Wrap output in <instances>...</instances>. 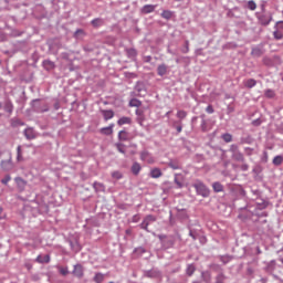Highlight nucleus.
<instances>
[{
	"instance_id": "18",
	"label": "nucleus",
	"mask_w": 283,
	"mask_h": 283,
	"mask_svg": "<svg viewBox=\"0 0 283 283\" xmlns=\"http://www.w3.org/2000/svg\"><path fill=\"white\" fill-rule=\"evenodd\" d=\"M156 8H158V6L156 4H145L142 9H140V13L142 14H151V12L156 11Z\"/></svg>"
},
{
	"instance_id": "28",
	"label": "nucleus",
	"mask_w": 283,
	"mask_h": 283,
	"mask_svg": "<svg viewBox=\"0 0 283 283\" xmlns=\"http://www.w3.org/2000/svg\"><path fill=\"white\" fill-rule=\"evenodd\" d=\"M4 112H7V114H12L14 112V104H12V101L7 99L4 102Z\"/></svg>"
},
{
	"instance_id": "58",
	"label": "nucleus",
	"mask_w": 283,
	"mask_h": 283,
	"mask_svg": "<svg viewBox=\"0 0 283 283\" xmlns=\"http://www.w3.org/2000/svg\"><path fill=\"white\" fill-rule=\"evenodd\" d=\"M220 262H222V264H229V262H231V256H229V255H221L220 256Z\"/></svg>"
},
{
	"instance_id": "4",
	"label": "nucleus",
	"mask_w": 283,
	"mask_h": 283,
	"mask_svg": "<svg viewBox=\"0 0 283 283\" xmlns=\"http://www.w3.org/2000/svg\"><path fill=\"white\" fill-rule=\"evenodd\" d=\"M229 151L231 154L232 160H234L235 163H247L244 154L240 151V146H238V144L230 145Z\"/></svg>"
},
{
	"instance_id": "22",
	"label": "nucleus",
	"mask_w": 283,
	"mask_h": 283,
	"mask_svg": "<svg viewBox=\"0 0 283 283\" xmlns=\"http://www.w3.org/2000/svg\"><path fill=\"white\" fill-rule=\"evenodd\" d=\"M25 122L21 120L19 117H13L10 119V126L13 128L23 127Z\"/></svg>"
},
{
	"instance_id": "35",
	"label": "nucleus",
	"mask_w": 283,
	"mask_h": 283,
	"mask_svg": "<svg viewBox=\"0 0 283 283\" xmlns=\"http://www.w3.org/2000/svg\"><path fill=\"white\" fill-rule=\"evenodd\" d=\"M195 273H196V265L193 263L188 264L186 269V275H188V277H191V275H193Z\"/></svg>"
},
{
	"instance_id": "27",
	"label": "nucleus",
	"mask_w": 283,
	"mask_h": 283,
	"mask_svg": "<svg viewBox=\"0 0 283 283\" xmlns=\"http://www.w3.org/2000/svg\"><path fill=\"white\" fill-rule=\"evenodd\" d=\"M101 114L104 120H112V118H114V112L112 109H102Z\"/></svg>"
},
{
	"instance_id": "13",
	"label": "nucleus",
	"mask_w": 283,
	"mask_h": 283,
	"mask_svg": "<svg viewBox=\"0 0 283 283\" xmlns=\"http://www.w3.org/2000/svg\"><path fill=\"white\" fill-rule=\"evenodd\" d=\"M263 54H264V46L262 45L252 46L251 56H253L254 59H260V56H262Z\"/></svg>"
},
{
	"instance_id": "31",
	"label": "nucleus",
	"mask_w": 283,
	"mask_h": 283,
	"mask_svg": "<svg viewBox=\"0 0 283 283\" xmlns=\"http://www.w3.org/2000/svg\"><path fill=\"white\" fill-rule=\"evenodd\" d=\"M140 169H143V167L138 164V161L133 163L130 171L134 176H138V174H140Z\"/></svg>"
},
{
	"instance_id": "29",
	"label": "nucleus",
	"mask_w": 283,
	"mask_h": 283,
	"mask_svg": "<svg viewBox=\"0 0 283 283\" xmlns=\"http://www.w3.org/2000/svg\"><path fill=\"white\" fill-rule=\"evenodd\" d=\"M168 167L174 170L182 169V166H180V161L177 159H170L168 163Z\"/></svg>"
},
{
	"instance_id": "6",
	"label": "nucleus",
	"mask_w": 283,
	"mask_h": 283,
	"mask_svg": "<svg viewBox=\"0 0 283 283\" xmlns=\"http://www.w3.org/2000/svg\"><path fill=\"white\" fill-rule=\"evenodd\" d=\"M158 220L156 216L154 214H147L143 222L139 224V228L143 229L144 231H147L149 233V224H153V222H156Z\"/></svg>"
},
{
	"instance_id": "64",
	"label": "nucleus",
	"mask_w": 283,
	"mask_h": 283,
	"mask_svg": "<svg viewBox=\"0 0 283 283\" xmlns=\"http://www.w3.org/2000/svg\"><path fill=\"white\" fill-rule=\"evenodd\" d=\"M240 169L241 171H249V164L247 161L241 163Z\"/></svg>"
},
{
	"instance_id": "2",
	"label": "nucleus",
	"mask_w": 283,
	"mask_h": 283,
	"mask_svg": "<svg viewBox=\"0 0 283 283\" xmlns=\"http://www.w3.org/2000/svg\"><path fill=\"white\" fill-rule=\"evenodd\" d=\"M157 238L161 244L163 251L174 249V247L176 245V237L174 235L158 234Z\"/></svg>"
},
{
	"instance_id": "63",
	"label": "nucleus",
	"mask_w": 283,
	"mask_h": 283,
	"mask_svg": "<svg viewBox=\"0 0 283 283\" xmlns=\"http://www.w3.org/2000/svg\"><path fill=\"white\" fill-rule=\"evenodd\" d=\"M175 184L177 185L178 189H182V187H185L182 181L178 180V175H175Z\"/></svg>"
},
{
	"instance_id": "14",
	"label": "nucleus",
	"mask_w": 283,
	"mask_h": 283,
	"mask_svg": "<svg viewBox=\"0 0 283 283\" xmlns=\"http://www.w3.org/2000/svg\"><path fill=\"white\" fill-rule=\"evenodd\" d=\"M14 182L19 191H25V187H28V181L22 177H15Z\"/></svg>"
},
{
	"instance_id": "11",
	"label": "nucleus",
	"mask_w": 283,
	"mask_h": 283,
	"mask_svg": "<svg viewBox=\"0 0 283 283\" xmlns=\"http://www.w3.org/2000/svg\"><path fill=\"white\" fill-rule=\"evenodd\" d=\"M0 167L3 171H12L14 169V164L12 163V157L0 163Z\"/></svg>"
},
{
	"instance_id": "19",
	"label": "nucleus",
	"mask_w": 283,
	"mask_h": 283,
	"mask_svg": "<svg viewBox=\"0 0 283 283\" xmlns=\"http://www.w3.org/2000/svg\"><path fill=\"white\" fill-rule=\"evenodd\" d=\"M91 25L94 28V30H98V28H103V25H105V19L95 18L91 21Z\"/></svg>"
},
{
	"instance_id": "44",
	"label": "nucleus",
	"mask_w": 283,
	"mask_h": 283,
	"mask_svg": "<svg viewBox=\"0 0 283 283\" xmlns=\"http://www.w3.org/2000/svg\"><path fill=\"white\" fill-rule=\"evenodd\" d=\"M115 147L119 154H127L126 146L123 143H116Z\"/></svg>"
},
{
	"instance_id": "43",
	"label": "nucleus",
	"mask_w": 283,
	"mask_h": 283,
	"mask_svg": "<svg viewBox=\"0 0 283 283\" xmlns=\"http://www.w3.org/2000/svg\"><path fill=\"white\" fill-rule=\"evenodd\" d=\"M245 8L253 12L258 9V4L255 3V1L250 0V1L247 2Z\"/></svg>"
},
{
	"instance_id": "62",
	"label": "nucleus",
	"mask_w": 283,
	"mask_h": 283,
	"mask_svg": "<svg viewBox=\"0 0 283 283\" xmlns=\"http://www.w3.org/2000/svg\"><path fill=\"white\" fill-rule=\"evenodd\" d=\"M10 180H12V177L10 175H6L4 178L1 179V184L8 186Z\"/></svg>"
},
{
	"instance_id": "3",
	"label": "nucleus",
	"mask_w": 283,
	"mask_h": 283,
	"mask_svg": "<svg viewBox=\"0 0 283 283\" xmlns=\"http://www.w3.org/2000/svg\"><path fill=\"white\" fill-rule=\"evenodd\" d=\"M255 17L259 25H262L263 28L271 25V21H273L272 12H255Z\"/></svg>"
},
{
	"instance_id": "15",
	"label": "nucleus",
	"mask_w": 283,
	"mask_h": 283,
	"mask_svg": "<svg viewBox=\"0 0 283 283\" xmlns=\"http://www.w3.org/2000/svg\"><path fill=\"white\" fill-rule=\"evenodd\" d=\"M23 134H24V138H27V140H34V138H36V132L32 127L25 128L23 130Z\"/></svg>"
},
{
	"instance_id": "1",
	"label": "nucleus",
	"mask_w": 283,
	"mask_h": 283,
	"mask_svg": "<svg viewBox=\"0 0 283 283\" xmlns=\"http://www.w3.org/2000/svg\"><path fill=\"white\" fill-rule=\"evenodd\" d=\"M192 187L196 195L201 196V198H209V196H211V189H209L200 179H196Z\"/></svg>"
},
{
	"instance_id": "49",
	"label": "nucleus",
	"mask_w": 283,
	"mask_h": 283,
	"mask_svg": "<svg viewBox=\"0 0 283 283\" xmlns=\"http://www.w3.org/2000/svg\"><path fill=\"white\" fill-rule=\"evenodd\" d=\"M134 253L136 254V255H143V254H145V253H147V250L145 249V248H143V247H139V248H135L134 249Z\"/></svg>"
},
{
	"instance_id": "23",
	"label": "nucleus",
	"mask_w": 283,
	"mask_h": 283,
	"mask_svg": "<svg viewBox=\"0 0 283 283\" xmlns=\"http://www.w3.org/2000/svg\"><path fill=\"white\" fill-rule=\"evenodd\" d=\"M50 260H51L50 254H46L44 256L39 254L35 259V262H38V264H50Z\"/></svg>"
},
{
	"instance_id": "30",
	"label": "nucleus",
	"mask_w": 283,
	"mask_h": 283,
	"mask_svg": "<svg viewBox=\"0 0 283 283\" xmlns=\"http://www.w3.org/2000/svg\"><path fill=\"white\" fill-rule=\"evenodd\" d=\"M212 189L214 193H222V191H224V186L220 184V181H214L212 184Z\"/></svg>"
},
{
	"instance_id": "9",
	"label": "nucleus",
	"mask_w": 283,
	"mask_h": 283,
	"mask_svg": "<svg viewBox=\"0 0 283 283\" xmlns=\"http://www.w3.org/2000/svg\"><path fill=\"white\" fill-rule=\"evenodd\" d=\"M135 96H147V86L145 85L144 82H137L135 85Z\"/></svg>"
},
{
	"instance_id": "60",
	"label": "nucleus",
	"mask_w": 283,
	"mask_h": 283,
	"mask_svg": "<svg viewBox=\"0 0 283 283\" xmlns=\"http://www.w3.org/2000/svg\"><path fill=\"white\" fill-rule=\"evenodd\" d=\"M182 54H189V40L185 41V45L181 49Z\"/></svg>"
},
{
	"instance_id": "16",
	"label": "nucleus",
	"mask_w": 283,
	"mask_h": 283,
	"mask_svg": "<svg viewBox=\"0 0 283 283\" xmlns=\"http://www.w3.org/2000/svg\"><path fill=\"white\" fill-rule=\"evenodd\" d=\"M136 114V123H138V125H140V127H143V124L145 123V111L137 108L135 111Z\"/></svg>"
},
{
	"instance_id": "48",
	"label": "nucleus",
	"mask_w": 283,
	"mask_h": 283,
	"mask_svg": "<svg viewBox=\"0 0 283 283\" xmlns=\"http://www.w3.org/2000/svg\"><path fill=\"white\" fill-rule=\"evenodd\" d=\"M264 96L266 98H275V91L268 88L264 91Z\"/></svg>"
},
{
	"instance_id": "42",
	"label": "nucleus",
	"mask_w": 283,
	"mask_h": 283,
	"mask_svg": "<svg viewBox=\"0 0 283 283\" xmlns=\"http://www.w3.org/2000/svg\"><path fill=\"white\" fill-rule=\"evenodd\" d=\"M143 105V102L138 98H132L129 101V107H140Z\"/></svg>"
},
{
	"instance_id": "24",
	"label": "nucleus",
	"mask_w": 283,
	"mask_h": 283,
	"mask_svg": "<svg viewBox=\"0 0 283 283\" xmlns=\"http://www.w3.org/2000/svg\"><path fill=\"white\" fill-rule=\"evenodd\" d=\"M220 272L214 277V283H224L227 282V275L222 271L221 268H219Z\"/></svg>"
},
{
	"instance_id": "7",
	"label": "nucleus",
	"mask_w": 283,
	"mask_h": 283,
	"mask_svg": "<svg viewBox=\"0 0 283 283\" xmlns=\"http://www.w3.org/2000/svg\"><path fill=\"white\" fill-rule=\"evenodd\" d=\"M238 218L239 220H249V218H253V211L249 210V206L240 208Z\"/></svg>"
},
{
	"instance_id": "38",
	"label": "nucleus",
	"mask_w": 283,
	"mask_h": 283,
	"mask_svg": "<svg viewBox=\"0 0 283 283\" xmlns=\"http://www.w3.org/2000/svg\"><path fill=\"white\" fill-rule=\"evenodd\" d=\"M174 17V11L171 10H164L161 12V18L166 19V21H169Z\"/></svg>"
},
{
	"instance_id": "55",
	"label": "nucleus",
	"mask_w": 283,
	"mask_h": 283,
	"mask_svg": "<svg viewBox=\"0 0 283 283\" xmlns=\"http://www.w3.org/2000/svg\"><path fill=\"white\" fill-rule=\"evenodd\" d=\"M127 138H128L127 133L125 130H120L118 133V140L125 142V140H127Z\"/></svg>"
},
{
	"instance_id": "10",
	"label": "nucleus",
	"mask_w": 283,
	"mask_h": 283,
	"mask_svg": "<svg viewBox=\"0 0 283 283\" xmlns=\"http://www.w3.org/2000/svg\"><path fill=\"white\" fill-rule=\"evenodd\" d=\"M177 213L176 218L177 220H180V222H185V220H189V214L187 213V209L182 208H175Z\"/></svg>"
},
{
	"instance_id": "45",
	"label": "nucleus",
	"mask_w": 283,
	"mask_h": 283,
	"mask_svg": "<svg viewBox=\"0 0 283 283\" xmlns=\"http://www.w3.org/2000/svg\"><path fill=\"white\" fill-rule=\"evenodd\" d=\"M201 277L206 283L211 282V272L209 271L201 272Z\"/></svg>"
},
{
	"instance_id": "36",
	"label": "nucleus",
	"mask_w": 283,
	"mask_h": 283,
	"mask_svg": "<svg viewBox=\"0 0 283 283\" xmlns=\"http://www.w3.org/2000/svg\"><path fill=\"white\" fill-rule=\"evenodd\" d=\"M163 176V170L160 168H154L150 170V178H160Z\"/></svg>"
},
{
	"instance_id": "51",
	"label": "nucleus",
	"mask_w": 283,
	"mask_h": 283,
	"mask_svg": "<svg viewBox=\"0 0 283 283\" xmlns=\"http://www.w3.org/2000/svg\"><path fill=\"white\" fill-rule=\"evenodd\" d=\"M59 273H60V275H63L65 277V275H70V269H67V266H65V268L60 266Z\"/></svg>"
},
{
	"instance_id": "32",
	"label": "nucleus",
	"mask_w": 283,
	"mask_h": 283,
	"mask_svg": "<svg viewBox=\"0 0 283 283\" xmlns=\"http://www.w3.org/2000/svg\"><path fill=\"white\" fill-rule=\"evenodd\" d=\"M117 125L123 127V125H132V118L127 116H123L117 120Z\"/></svg>"
},
{
	"instance_id": "46",
	"label": "nucleus",
	"mask_w": 283,
	"mask_h": 283,
	"mask_svg": "<svg viewBox=\"0 0 283 283\" xmlns=\"http://www.w3.org/2000/svg\"><path fill=\"white\" fill-rule=\"evenodd\" d=\"M272 163L275 167H280V165H282L283 163V157L281 155H277L273 158Z\"/></svg>"
},
{
	"instance_id": "21",
	"label": "nucleus",
	"mask_w": 283,
	"mask_h": 283,
	"mask_svg": "<svg viewBox=\"0 0 283 283\" xmlns=\"http://www.w3.org/2000/svg\"><path fill=\"white\" fill-rule=\"evenodd\" d=\"M99 133L103 136H112V134H114V124H109V126L101 128Z\"/></svg>"
},
{
	"instance_id": "53",
	"label": "nucleus",
	"mask_w": 283,
	"mask_h": 283,
	"mask_svg": "<svg viewBox=\"0 0 283 283\" xmlns=\"http://www.w3.org/2000/svg\"><path fill=\"white\" fill-rule=\"evenodd\" d=\"M177 118H179V120H185V118H187V112L186 111H178L177 112Z\"/></svg>"
},
{
	"instance_id": "50",
	"label": "nucleus",
	"mask_w": 283,
	"mask_h": 283,
	"mask_svg": "<svg viewBox=\"0 0 283 283\" xmlns=\"http://www.w3.org/2000/svg\"><path fill=\"white\" fill-rule=\"evenodd\" d=\"M69 243H70L72 251H81V247L78 245V242L69 241Z\"/></svg>"
},
{
	"instance_id": "25",
	"label": "nucleus",
	"mask_w": 283,
	"mask_h": 283,
	"mask_svg": "<svg viewBox=\"0 0 283 283\" xmlns=\"http://www.w3.org/2000/svg\"><path fill=\"white\" fill-rule=\"evenodd\" d=\"M125 52L128 59L136 61V56H138V51L135 48L125 49Z\"/></svg>"
},
{
	"instance_id": "33",
	"label": "nucleus",
	"mask_w": 283,
	"mask_h": 283,
	"mask_svg": "<svg viewBox=\"0 0 283 283\" xmlns=\"http://www.w3.org/2000/svg\"><path fill=\"white\" fill-rule=\"evenodd\" d=\"M258 81H255V78H249L244 81V87H247L248 90H253V87H255Z\"/></svg>"
},
{
	"instance_id": "39",
	"label": "nucleus",
	"mask_w": 283,
	"mask_h": 283,
	"mask_svg": "<svg viewBox=\"0 0 283 283\" xmlns=\"http://www.w3.org/2000/svg\"><path fill=\"white\" fill-rule=\"evenodd\" d=\"M93 188L94 190L96 191V193L101 192V191H105V185L101 184V182H97L95 181L93 184Z\"/></svg>"
},
{
	"instance_id": "17",
	"label": "nucleus",
	"mask_w": 283,
	"mask_h": 283,
	"mask_svg": "<svg viewBox=\"0 0 283 283\" xmlns=\"http://www.w3.org/2000/svg\"><path fill=\"white\" fill-rule=\"evenodd\" d=\"M169 72V66L165 63H161L157 66V75L158 76H167V73Z\"/></svg>"
},
{
	"instance_id": "8",
	"label": "nucleus",
	"mask_w": 283,
	"mask_h": 283,
	"mask_svg": "<svg viewBox=\"0 0 283 283\" xmlns=\"http://www.w3.org/2000/svg\"><path fill=\"white\" fill-rule=\"evenodd\" d=\"M72 275L78 280H83L85 276V268H83L81 263L75 264L72 271Z\"/></svg>"
},
{
	"instance_id": "52",
	"label": "nucleus",
	"mask_w": 283,
	"mask_h": 283,
	"mask_svg": "<svg viewBox=\"0 0 283 283\" xmlns=\"http://www.w3.org/2000/svg\"><path fill=\"white\" fill-rule=\"evenodd\" d=\"M273 36H274L275 41H282V39H283V33L276 29V30L273 32Z\"/></svg>"
},
{
	"instance_id": "5",
	"label": "nucleus",
	"mask_w": 283,
	"mask_h": 283,
	"mask_svg": "<svg viewBox=\"0 0 283 283\" xmlns=\"http://www.w3.org/2000/svg\"><path fill=\"white\" fill-rule=\"evenodd\" d=\"M143 277H149L150 280H158L163 277V272L158 268H153L151 270H144Z\"/></svg>"
},
{
	"instance_id": "37",
	"label": "nucleus",
	"mask_w": 283,
	"mask_h": 283,
	"mask_svg": "<svg viewBox=\"0 0 283 283\" xmlns=\"http://www.w3.org/2000/svg\"><path fill=\"white\" fill-rule=\"evenodd\" d=\"M172 127L176 129L177 134H180L182 132V120L172 122Z\"/></svg>"
},
{
	"instance_id": "57",
	"label": "nucleus",
	"mask_w": 283,
	"mask_h": 283,
	"mask_svg": "<svg viewBox=\"0 0 283 283\" xmlns=\"http://www.w3.org/2000/svg\"><path fill=\"white\" fill-rule=\"evenodd\" d=\"M200 129L201 132H209V124L207 120H201Z\"/></svg>"
},
{
	"instance_id": "41",
	"label": "nucleus",
	"mask_w": 283,
	"mask_h": 283,
	"mask_svg": "<svg viewBox=\"0 0 283 283\" xmlns=\"http://www.w3.org/2000/svg\"><path fill=\"white\" fill-rule=\"evenodd\" d=\"M221 139L224 143H233V135H231L230 133H224L221 135Z\"/></svg>"
},
{
	"instance_id": "54",
	"label": "nucleus",
	"mask_w": 283,
	"mask_h": 283,
	"mask_svg": "<svg viewBox=\"0 0 283 283\" xmlns=\"http://www.w3.org/2000/svg\"><path fill=\"white\" fill-rule=\"evenodd\" d=\"M140 160H143L144 163L149 160V151L144 150L140 153Z\"/></svg>"
},
{
	"instance_id": "12",
	"label": "nucleus",
	"mask_w": 283,
	"mask_h": 283,
	"mask_svg": "<svg viewBox=\"0 0 283 283\" xmlns=\"http://www.w3.org/2000/svg\"><path fill=\"white\" fill-rule=\"evenodd\" d=\"M256 209H260V211L268 209L269 206L271 205V201H269L268 199H262L256 197Z\"/></svg>"
},
{
	"instance_id": "47",
	"label": "nucleus",
	"mask_w": 283,
	"mask_h": 283,
	"mask_svg": "<svg viewBox=\"0 0 283 283\" xmlns=\"http://www.w3.org/2000/svg\"><path fill=\"white\" fill-rule=\"evenodd\" d=\"M74 39H81V36H85V30L83 29H77L74 33H73Z\"/></svg>"
},
{
	"instance_id": "20",
	"label": "nucleus",
	"mask_w": 283,
	"mask_h": 283,
	"mask_svg": "<svg viewBox=\"0 0 283 283\" xmlns=\"http://www.w3.org/2000/svg\"><path fill=\"white\" fill-rule=\"evenodd\" d=\"M31 107L33 108V111H35L38 113L48 112V109H42L41 108V99L40 98L33 99L31 102Z\"/></svg>"
},
{
	"instance_id": "56",
	"label": "nucleus",
	"mask_w": 283,
	"mask_h": 283,
	"mask_svg": "<svg viewBox=\"0 0 283 283\" xmlns=\"http://www.w3.org/2000/svg\"><path fill=\"white\" fill-rule=\"evenodd\" d=\"M17 160H18V163H21V160H23V155L21 153V146L17 147Z\"/></svg>"
},
{
	"instance_id": "34",
	"label": "nucleus",
	"mask_w": 283,
	"mask_h": 283,
	"mask_svg": "<svg viewBox=\"0 0 283 283\" xmlns=\"http://www.w3.org/2000/svg\"><path fill=\"white\" fill-rule=\"evenodd\" d=\"M93 282L95 283H103L105 282V274L97 272L95 273L94 277H93Z\"/></svg>"
},
{
	"instance_id": "61",
	"label": "nucleus",
	"mask_w": 283,
	"mask_h": 283,
	"mask_svg": "<svg viewBox=\"0 0 283 283\" xmlns=\"http://www.w3.org/2000/svg\"><path fill=\"white\" fill-rule=\"evenodd\" d=\"M275 269V260H272L266 265V271H274Z\"/></svg>"
},
{
	"instance_id": "26",
	"label": "nucleus",
	"mask_w": 283,
	"mask_h": 283,
	"mask_svg": "<svg viewBox=\"0 0 283 283\" xmlns=\"http://www.w3.org/2000/svg\"><path fill=\"white\" fill-rule=\"evenodd\" d=\"M42 66L44 67V70H46V72H52V70L56 67L54 62H52L51 60H44L42 62Z\"/></svg>"
},
{
	"instance_id": "40",
	"label": "nucleus",
	"mask_w": 283,
	"mask_h": 283,
	"mask_svg": "<svg viewBox=\"0 0 283 283\" xmlns=\"http://www.w3.org/2000/svg\"><path fill=\"white\" fill-rule=\"evenodd\" d=\"M262 61H263V65H265L266 67H273L275 65V63L273 62V59L269 56H264Z\"/></svg>"
},
{
	"instance_id": "59",
	"label": "nucleus",
	"mask_w": 283,
	"mask_h": 283,
	"mask_svg": "<svg viewBox=\"0 0 283 283\" xmlns=\"http://www.w3.org/2000/svg\"><path fill=\"white\" fill-rule=\"evenodd\" d=\"M169 226L176 227V219H174V212L171 210L169 211Z\"/></svg>"
}]
</instances>
